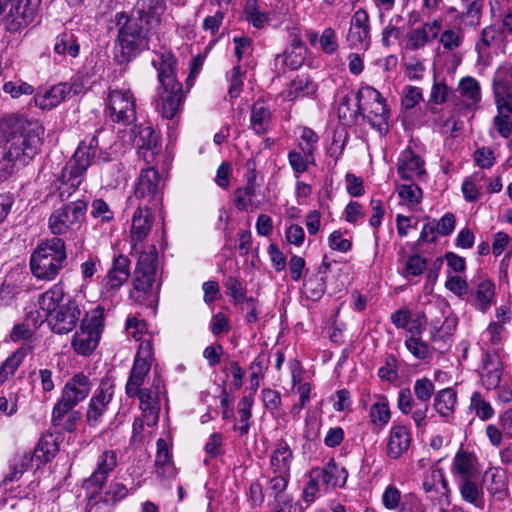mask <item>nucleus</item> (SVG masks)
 <instances>
[{
	"instance_id": "39448f33",
	"label": "nucleus",
	"mask_w": 512,
	"mask_h": 512,
	"mask_svg": "<svg viewBox=\"0 0 512 512\" xmlns=\"http://www.w3.org/2000/svg\"><path fill=\"white\" fill-rule=\"evenodd\" d=\"M357 92L361 116L381 134L387 132L389 110L386 100L371 86H363Z\"/></svg>"
},
{
	"instance_id": "13d9d810",
	"label": "nucleus",
	"mask_w": 512,
	"mask_h": 512,
	"mask_svg": "<svg viewBox=\"0 0 512 512\" xmlns=\"http://www.w3.org/2000/svg\"><path fill=\"white\" fill-rule=\"evenodd\" d=\"M79 44L77 41L68 34H62L61 39H58L55 43L54 50L58 54L68 53L71 57L75 58L79 54Z\"/></svg>"
},
{
	"instance_id": "2f4dec72",
	"label": "nucleus",
	"mask_w": 512,
	"mask_h": 512,
	"mask_svg": "<svg viewBox=\"0 0 512 512\" xmlns=\"http://www.w3.org/2000/svg\"><path fill=\"white\" fill-rule=\"evenodd\" d=\"M81 419V413L70 408H63L54 405L52 409L51 422L54 427L72 433L76 430L77 423Z\"/></svg>"
},
{
	"instance_id": "f3484780",
	"label": "nucleus",
	"mask_w": 512,
	"mask_h": 512,
	"mask_svg": "<svg viewBox=\"0 0 512 512\" xmlns=\"http://www.w3.org/2000/svg\"><path fill=\"white\" fill-rule=\"evenodd\" d=\"M114 395V385L109 380H102L95 391V394L90 399L86 418L90 427H96L102 422L104 414L108 410Z\"/></svg>"
},
{
	"instance_id": "052dcab7",
	"label": "nucleus",
	"mask_w": 512,
	"mask_h": 512,
	"mask_svg": "<svg viewBox=\"0 0 512 512\" xmlns=\"http://www.w3.org/2000/svg\"><path fill=\"white\" fill-rule=\"evenodd\" d=\"M398 196L409 204H419L422 199V190L416 184H404L397 188Z\"/></svg>"
},
{
	"instance_id": "9b49d317",
	"label": "nucleus",
	"mask_w": 512,
	"mask_h": 512,
	"mask_svg": "<svg viewBox=\"0 0 512 512\" xmlns=\"http://www.w3.org/2000/svg\"><path fill=\"white\" fill-rule=\"evenodd\" d=\"M163 386L161 377L154 375L149 387L139 388L131 398L139 399V406L146 419L147 426H155L159 420L160 411V388Z\"/></svg>"
},
{
	"instance_id": "f704fd0d",
	"label": "nucleus",
	"mask_w": 512,
	"mask_h": 512,
	"mask_svg": "<svg viewBox=\"0 0 512 512\" xmlns=\"http://www.w3.org/2000/svg\"><path fill=\"white\" fill-rule=\"evenodd\" d=\"M64 302L63 287L61 284H55L40 296L38 304L47 320L49 315L57 311Z\"/></svg>"
},
{
	"instance_id": "603ef678",
	"label": "nucleus",
	"mask_w": 512,
	"mask_h": 512,
	"mask_svg": "<svg viewBox=\"0 0 512 512\" xmlns=\"http://www.w3.org/2000/svg\"><path fill=\"white\" fill-rule=\"evenodd\" d=\"M33 456L30 453H24L11 467V471L4 477L2 484L7 487L11 482L18 481L21 476L32 465Z\"/></svg>"
},
{
	"instance_id": "5701e85b",
	"label": "nucleus",
	"mask_w": 512,
	"mask_h": 512,
	"mask_svg": "<svg viewBox=\"0 0 512 512\" xmlns=\"http://www.w3.org/2000/svg\"><path fill=\"white\" fill-rule=\"evenodd\" d=\"M151 207L138 206L131 220L130 237L132 249H136L150 233L153 223Z\"/></svg>"
},
{
	"instance_id": "0e129e2a",
	"label": "nucleus",
	"mask_w": 512,
	"mask_h": 512,
	"mask_svg": "<svg viewBox=\"0 0 512 512\" xmlns=\"http://www.w3.org/2000/svg\"><path fill=\"white\" fill-rule=\"evenodd\" d=\"M288 161L293 171L297 174L304 173L308 169V164L313 163L311 157H307V155L295 150L288 153Z\"/></svg>"
},
{
	"instance_id": "2eb2a0df",
	"label": "nucleus",
	"mask_w": 512,
	"mask_h": 512,
	"mask_svg": "<svg viewBox=\"0 0 512 512\" xmlns=\"http://www.w3.org/2000/svg\"><path fill=\"white\" fill-rule=\"evenodd\" d=\"M91 386L88 376L83 373L74 375L65 383L61 392V397L55 405L59 406V408L63 407L73 409L88 397L91 391Z\"/></svg>"
},
{
	"instance_id": "e433bc0d",
	"label": "nucleus",
	"mask_w": 512,
	"mask_h": 512,
	"mask_svg": "<svg viewBox=\"0 0 512 512\" xmlns=\"http://www.w3.org/2000/svg\"><path fill=\"white\" fill-rule=\"evenodd\" d=\"M28 344L21 345L12 353L0 366V384L4 383L10 376L14 375L24 358L31 352Z\"/></svg>"
},
{
	"instance_id": "f257e3e1",
	"label": "nucleus",
	"mask_w": 512,
	"mask_h": 512,
	"mask_svg": "<svg viewBox=\"0 0 512 512\" xmlns=\"http://www.w3.org/2000/svg\"><path fill=\"white\" fill-rule=\"evenodd\" d=\"M19 127L10 140V145L5 147L4 159L13 167L27 165L38 153L42 144L44 130L37 122H32L21 117Z\"/></svg>"
},
{
	"instance_id": "5fc2aeb1",
	"label": "nucleus",
	"mask_w": 512,
	"mask_h": 512,
	"mask_svg": "<svg viewBox=\"0 0 512 512\" xmlns=\"http://www.w3.org/2000/svg\"><path fill=\"white\" fill-rule=\"evenodd\" d=\"M469 409L474 411L481 420H488L494 415V410L480 392H473L470 399Z\"/></svg>"
},
{
	"instance_id": "b1692460",
	"label": "nucleus",
	"mask_w": 512,
	"mask_h": 512,
	"mask_svg": "<svg viewBox=\"0 0 512 512\" xmlns=\"http://www.w3.org/2000/svg\"><path fill=\"white\" fill-rule=\"evenodd\" d=\"M158 59L152 60V65L158 71V80L165 90L174 84H181L176 80L177 59L168 50L157 53Z\"/></svg>"
},
{
	"instance_id": "4be33fe9",
	"label": "nucleus",
	"mask_w": 512,
	"mask_h": 512,
	"mask_svg": "<svg viewBox=\"0 0 512 512\" xmlns=\"http://www.w3.org/2000/svg\"><path fill=\"white\" fill-rule=\"evenodd\" d=\"M312 470L313 476L321 481L325 490L343 487L348 477L346 468L340 467L334 459H330L324 467H316Z\"/></svg>"
},
{
	"instance_id": "393cba45",
	"label": "nucleus",
	"mask_w": 512,
	"mask_h": 512,
	"mask_svg": "<svg viewBox=\"0 0 512 512\" xmlns=\"http://www.w3.org/2000/svg\"><path fill=\"white\" fill-rule=\"evenodd\" d=\"M503 373V367L498 354H486L483 358L481 382L487 389L498 387Z\"/></svg>"
},
{
	"instance_id": "6e6d98bb",
	"label": "nucleus",
	"mask_w": 512,
	"mask_h": 512,
	"mask_svg": "<svg viewBox=\"0 0 512 512\" xmlns=\"http://www.w3.org/2000/svg\"><path fill=\"white\" fill-rule=\"evenodd\" d=\"M435 386L433 382L424 377L417 379L414 383V394L420 403H429L434 394Z\"/></svg>"
},
{
	"instance_id": "49530a36",
	"label": "nucleus",
	"mask_w": 512,
	"mask_h": 512,
	"mask_svg": "<svg viewBox=\"0 0 512 512\" xmlns=\"http://www.w3.org/2000/svg\"><path fill=\"white\" fill-rule=\"evenodd\" d=\"M459 91L461 97L467 101L466 106L475 105L481 99L479 83L472 77H466L460 81Z\"/></svg>"
},
{
	"instance_id": "a19ab883",
	"label": "nucleus",
	"mask_w": 512,
	"mask_h": 512,
	"mask_svg": "<svg viewBox=\"0 0 512 512\" xmlns=\"http://www.w3.org/2000/svg\"><path fill=\"white\" fill-rule=\"evenodd\" d=\"M156 473L163 476L166 472L169 475L174 473L172 466V454L167 442L163 438L157 440V452L155 457Z\"/></svg>"
},
{
	"instance_id": "72a5a7b5",
	"label": "nucleus",
	"mask_w": 512,
	"mask_h": 512,
	"mask_svg": "<svg viewBox=\"0 0 512 512\" xmlns=\"http://www.w3.org/2000/svg\"><path fill=\"white\" fill-rule=\"evenodd\" d=\"M100 336L96 332L89 331L80 326L72 338L73 350L83 356L90 355L98 346Z\"/></svg>"
},
{
	"instance_id": "cd10ccee",
	"label": "nucleus",
	"mask_w": 512,
	"mask_h": 512,
	"mask_svg": "<svg viewBox=\"0 0 512 512\" xmlns=\"http://www.w3.org/2000/svg\"><path fill=\"white\" fill-rule=\"evenodd\" d=\"M182 98V84H174L169 86L168 90L164 89L161 95V104L158 106L163 118L171 120L176 116L179 112Z\"/></svg>"
},
{
	"instance_id": "c756f323",
	"label": "nucleus",
	"mask_w": 512,
	"mask_h": 512,
	"mask_svg": "<svg viewBox=\"0 0 512 512\" xmlns=\"http://www.w3.org/2000/svg\"><path fill=\"white\" fill-rule=\"evenodd\" d=\"M293 452L284 439L276 442V448L270 456V465L273 473L290 474Z\"/></svg>"
},
{
	"instance_id": "4d7b16f0",
	"label": "nucleus",
	"mask_w": 512,
	"mask_h": 512,
	"mask_svg": "<svg viewBox=\"0 0 512 512\" xmlns=\"http://www.w3.org/2000/svg\"><path fill=\"white\" fill-rule=\"evenodd\" d=\"M318 139L317 134L309 128H304L300 136L298 147L303 154L307 155V157H311L312 162H314L313 154Z\"/></svg>"
},
{
	"instance_id": "c9c22d12",
	"label": "nucleus",
	"mask_w": 512,
	"mask_h": 512,
	"mask_svg": "<svg viewBox=\"0 0 512 512\" xmlns=\"http://www.w3.org/2000/svg\"><path fill=\"white\" fill-rule=\"evenodd\" d=\"M272 113L263 101H256L251 107L250 124L255 133L265 134L271 124Z\"/></svg>"
},
{
	"instance_id": "37998d69",
	"label": "nucleus",
	"mask_w": 512,
	"mask_h": 512,
	"mask_svg": "<svg viewBox=\"0 0 512 512\" xmlns=\"http://www.w3.org/2000/svg\"><path fill=\"white\" fill-rule=\"evenodd\" d=\"M377 398L378 401L370 407L369 417L374 426L383 428L390 421L391 413L387 399L383 396Z\"/></svg>"
},
{
	"instance_id": "c03bdc74",
	"label": "nucleus",
	"mask_w": 512,
	"mask_h": 512,
	"mask_svg": "<svg viewBox=\"0 0 512 512\" xmlns=\"http://www.w3.org/2000/svg\"><path fill=\"white\" fill-rule=\"evenodd\" d=\"M488 491L498 500H504L508 496V478L502 469H495L491 474V484Z\"/></svg>"
},
{
	"instance_id": "dca6fc26",
	"label": "nucleus",
	"mask_w": 512,
	"mask_h": 512,
	"mask_svg": "<svg viewBox=\"0 0 512 512\" xmlns=\"http://www.w3.org/2000/svg\"><path fill=\"white\" fill-rule=\"evenodd\" d=\"M91 386L88 376L83 373L74 375L65 383L61 392V397L55 405L59 406V408L63 407L73 409L88 397L91 391Z\"/></svg>"
},
{
	"instance_id": "ddd939ff",
	"label": "nucleus",
	"mask_w": 512,
	"mask_h": 512,
	"mask_svg": "<svg viewBox=\"0 0 512 512\" xmlns=\"http://www.w3.org/2000/svg\"><path fill=\"white\" fill-rule=\"evenodd\" d=\"M245 185L234 191L235 206L239 211H246L248 208L257 209L260 201L255 200L259 189L256 183V162L253 159L247 160L245 164Z\"/></svg>"
},
{
	"instance_id": "680f3d73",
	"label": "nucleus",
	"mask_w": 512,
	"mask_h": 512,
	"mask_svg": "<svg viewBox=\"0 0 512 512\" xmlns=\"http://www.w3.org/2000/svg\"><path fill=\"white\" fill-rule=\"evenodd\" d=\"M10 4V11L7 18L8 22V32H16L18 30L24 29L26 26H22V23L20 24L19 18L21 14L19 15L16 13V10H14V4H17L16 0H0V15L4 11V9Z\"/></svg>"
},
{
	"instance_id": "a18cd8bd",
	"label": "nucleus",
	"mask_w": 512,
	"mask_h": 512,
	"mask_svg": "<svg viewBox=\"0 0 512 512\" xmlns=\"http://www.w3.org/2000/svg\"><path fill=\"white\" fill-rule=\"evenodd\" d=\"M55 451L56 445L52 440V437H42L35 447L33 454H30V456H33V461L36 460L38 462L37 466L39 467L40 465L50 461L54 456Z\"/></svg>"
},
{
	"instance_id": "7c9ffc66",
	"label": "nucleus",
	"mask_w": 512,
	"mask_h": 512,
	"mask_svg": "<svg viewBox=\"0 0 512 512\" xmlns=\"http://www.w3.org/2000/svg\"><path fill=\"white\" fill-rule=\"evenodd\" d=\"M158 138L151 126L140 127L136 137V145L146 162H150L158 152Z\"/></svg>"
},
{
	"instance_id": "6ab92c4d",
	"label": "nucleus",
	"mask_w": 512,
	"mask_h": 512,
	"mask_svg": "<svg viewBox=\"0 0 512 512\" xmlns=\"http://www.w3.org/2000/svg\"><path fill=\"white\" fill-rule=\"evenodd\" d=\"M148 49L146 34H118L115 42L116 57L121 62L130 61L141 51Z\"/></svg>"
},
{
	"instance_id": "79ce46f5",
	"label": "nucleus",
	"mask_w": 512,
	"mask_h": 512,
	"mask_svg": "<svg viewBox=\"0 0 512 512\" xmlns=\"http://www.w3.org/2000/svg\"><path fill=\"white\" fill-rule=\"evenodd\" d=\"M459 489L464 501L471 503L476 507L483 508V491L478 487L476 482L471 480L469 477L462 478Z\"/></svg>"
},
{
	"instance_id": "473e14b6",
	"label": "nucleus",
	"mask_w": 512,
	"mask_h": 512,
	"mask_svg": "<svg viewBox=\"0 0 512 512\" xmlns=\"http://www.w3.org/2000/svg\"><path fill=\"white\" fill-rule=\"evenodd\" d=\"M317 90L316 85L308 76H298L289 85L288 89L281 93L286 101H295L299 98L311 96Z\"/></svg>"
},
{
	"instance_id": "aec40b11",
	"label": "nucleus",
	"mask_w": 512,
	"mask_h": 512,
	"mask_svg": "<svg viewBox=\"0 0 512 512\" xmlns=\"http://www.w3.org/2000/svg\"><path fill=\"white\" fill-rule=\"evenodd\" d=\"M412 443L410 429L405 425H393L390 428L386 444V456L392 460L406 454Z\"/></svg>"
},
{
	"instance_id": "20e7f679",
	"label": "nucleus",
	"mask_w": 512,
	"mask_h": 512,
	"mask_svg": "<svg viewBox=\"0 0 512 512\" xmlns=\"http://www.w3.org/2000/svg\"><path fill=\"white\" fill-rule=\"evenodd\" d=\"M493 93L497 108L493 127L501 137L507 139L512 134V85L500 71L493 79Z\"/></svg>"
},
{
	"instance_id": "774afa93",
	"label": "nucleus",
	"mask_w": 512,
	"mask_h": 512,
	"mask_svg": "<svg viewBox=\"0 0 512 512\" xmlns=\"http://www.w3.org/2000/svg\"><path fill=\"white\" fill-rule=\"evenodd\" d=\"M453 469L462 478L469 477L472 464L469 455L466 452L458 451L454 458Z\"/></svg>"
},
{
	"instance_id": "423d86ee",
	"label": "nucleus",
	"mask_w": 512,
	"mask_h": 512,
	"mask_svg": "<svg viewBox=\"0 0 512 512\" xmlns=\"http://www.w3.org/2000/svg\"><path fill=\"white\" fill-rule=\"evenodd\" d=\"M87 212V202L72 201L53 211L48 227L53 235H65L80 229Z\"/></svg>"
},
{
	"instance_id": "8fccbe9b",
	"label": "nucleus",
	"mask_w": 512,
	"mask_h": 512,
	"mask_svg": "<svg viewBox=\"0 0 512 512\" xmlns=\"http://www.w3.org/2000/svg\"><path fill=\"white\" fill-rule=\"evenodd\" d=\"M17 4H14V10L19 15L21 14L19 21L22 26H27L33 21L34 16L40 6L42 0H16Z\"/></svg>"
},
{
	"instance_id": "4468645a",
	"label": "nucleus",
	"mask_w": 512,
	"mask_h": 512,
	"mask_svg": "<svg viewBox=\"0 0 512 512\" xmlns=\"http://www.w3.org/2000/svg\"><path fill=\"white\" fill-rule=\"evenodd\" d=\"M81 317V309L76 300L68 298L57 311L46 320L52 331L67 334L74 330Z\"/></svg>"
},
{
	"instance_id": "1a4fd4ad",
	"label": "nucleus",
	"mask_w": 512,
	"mask_h": 512,
	"mask_svg": "<svg viewBox=\"0 0 512 512\" xmlns=\"http://www.w3.org/2000/svg\"><path fill=\"white\" fill-rule=\"evenodd\" d=\"M107 110L114 123L126 126L136 120L135 98L130 90H111L107 97Z\"/></svg>"
},
{
	"instance_id": "09e8293b",
	"label": "nucleus",
	"mask_w": 512,
	"mask_h": 512,
	"mask_svg": "<svg viewBox=\"0 0 512 512\" xmlns=\"http://www.w3.org/2000/svg\"><path fill=\"white\" fill-rule=\"evenodd\" d=\"M104 308L98 305L90 312L86 313L81 321V327L92 332H96L99 336L104 327Z\"/></svg>"
},
{
	"instance_id": "69168bd1",
	"label": "nucleus",
	"mask_w": 512,
	"mask_h": 512,
	"mask_svg": "<svg viewBox=\"0 0 512 512\" xmlns=\"http://www.w3.org/2000/svg\"><path fill=\"white\" fill-rule=\"evenodd\" d=\"M269 481V489L274 493L275 500L283 497L285 490L287 489L290 474L275 473Z\"/></svg>"
},
{
	"instance_id": "e2e57ef3",
	"label": "nucleus",
	"mask_w": 512,
	"mask_h": 512,
	"mask_svg": "<svg viewBox=\"0 0 512 512\" xmlns=\"http://www.w3.org/2000/svg\"><path fill=\"white\" fill-rule=\"evenodd\" d=\"M307 35L309 36V42L312 46H316L319 43L322 50L326 53L331 54L338 48L335 34H321L319 40L317 39V34Z\"/></svg>"
},
{
	"instance_id": "412c9836",
	"label": "nucleus",
	"mask_w": 512,
	"mask_h": 512,
	"mask_svg": "<svg viewBox=\"0 0 512 512\" xmlns=\"http://www.w3.org/2000/svg\"><path fill=\"white\" fill-rule=\"evenodd\" d=\"M130 260L122 255L114 258L111 268L104 278V292L113 296L130 276Z\"/></svg>"
},
{
	"instance_id": "6e6552de",
	"label": "nucleus",
	"mask_w": 512,
	"mask_h": 512,
	"mask_svg": "<svg viewBox=\"0 0 512 512\" xmlns=\"http://www.w3.org/2000/svg\"><path fill=\"white\" fill-rule=\"evenodd\" d=\"M134 196L139 206L156 208L162 202L163 185L155 168L142 169L135 184Z\"/></svg>"
},
{
	"instance_id": "f8f14e48",
	"label": "nucleus",
	"mask_w": 512,
	"mask_h": 512,
	"mask_svg": "<svg viewBox=\"0 0 512 512\" xmlns=\"http://www.w3.org/2000/svg\"><path fill=\"white\" fill-rule=\"evenodd\" d=\"M117 465L118 453L116 450L107 449L102 451L98 456L95 470L84 481L83 487L90 491L92 495L99 494L107 483L109 474L116 469Z\"/></svg>"
},
{
	"instance_id": "bf43d9fd",
	"label": "nucleus",
	"mask_w": 512,
	"mask_h": 512,
	"mask_svg": "<svg viewBox=\"0 0 512 512\" xmlns=\"http://www.w3.org/2000/svg\"><path fill=\"white\" fill-rule=\"evenodd\" d=\"M437 34H406L400 40V44L405 50H417L423 47L427 42L431 41Z\"/></svg>"
},
{
	"instance_id": "3c124183",
	"label": "nucleus",
	"mask_w": 512,
	"mask_h": 512,
	"mask_svg": "<svg viewBox=\"0 0 512 512\" xmlns=\"http://www.w3.org/2000/svg\"><path fill=\"white\" fill-rule=\"evenodd\" d=\"M22 116L9 115L0 119V147L10 145V140L16 133L15 129L19 127V121Z\"/></svg>"
},
{
	"instance_id": "a211bd4d",
	"label": "nucleus",
	"mask_w": 512,
	"mask_h": 512,
	"mask_svg": "<svg viewBox=\"0 0 512 512\" xmlns=\"http://www.w3.org/2000/svg\"><path fill=\"white\" fill-rule=\"evenodd\" d=\"M156 262L157 252L155 246H151V251L144 252L139 256L134 271V290L147 293L152 289L156 277Z\"/></svg>"
},
{
	"instance_id": "338daca9",
	"label": "nucleus",
	"mask_w": 512,
	"mask_h": 512,
	"mask_svg": "<svg viewBox=\"0 0 512 512\" xmlns=\"http://www.w3.org/2000/svg\"><path fill=\"white\" fill-rule=\"evenodd\" d=\"M91 215L94 218H101L103 222H110L114 218L109 205L103 199H95L91 204Z\"/></svg>"
},
{
	"instance_id": "bb28decb",
	"label": "nucleus",
	"mask_w": 512,
	"mask_h": 512,
	"mask_svg": "<svg viewBox=\"0 0 512 512\" xmlns=\"http://www.w3.org/2000/svg\"><path fill=\"white\" fill-rule=\"evenodd\" d=\"M165 10L164 0H137L135 13L138 17H143L148 27L156 29L161 20V15Z\"/></svg>"
},
{
	"instance_id": "de8ad7c7",
	"label": "nucleus",
	"mask_w": 512,
	"mask_h": 512,
	"mask_svg": "<svg viewBox=\"0 0 512 512\" xmlns=\"http://www.w3.org/2000/svg\"><path fill=\"white\" fill-rule=\"evenodd\" d=\"M68 96V83H59L45 92L41 106L43 108H53L59 105Z\"/></svg>"
},
{
	"instance_id": "7ed1b4c3",
	"label": "nucleus",
	"mask_w": 512,
	"mask_h": 512,
	"mask_svg": "<svg viewBox=\"0 0 512 512\" xmlns=\"http://www.w3.org/2000/svg\"><path fill=\"white\" fill-rule=\"evenodd\" d=\"M101 130L87 135L78 145L73 155V163L62 170V180L65 186L76 189L82 183L83 176L94 159L102 162L110 160V153L99 146Z\"/></svg>"
},
{
	"instance_id": "ea45409f",
	"label": "nucleus",
	"mask_w": 512,
	"mask_h": 512,
	"mask_svg": "<svg viewBox=\"0 0 512 512\" xmlns=\"http://www.w3.org/2000/svg\"><path fill=\"white\" fill-rule=\"evenodd\" d=\"M495 285L489 279H482L476 286L475 306L482 312L488 310L494 300Z\"/></svg>"
},
{
	"instance_id": "0eeeda50",
	"label": "nucleus",
	"mask_w": 512,
	"mask_h": 512,
	"mask_svg": "<svg viewBox=\"0 0 512 512\" xmlns=\"http://www.w3.org/2000/svg\"><path fill=\"white\" fill-rule=\"evenodd\" d=\"M97 24L100 29L108 32H150L153 30L152 27H148L142 16H137L135 8L131 16L115 9L104 11L97 19Z\"/></svg>"
},
{
	"instance_id": "9d476101",
	"label": "nucleus",
	"mask_w": 512,
	"mask_h": 512,
	"mask_svg": "<svg viewBox=\"0 0 512 512\" xmlns=\"http://www.w3.org/2000/svg\"><path fill=\"white\" fill-rule=\"evenodd\" d=\"M153 360V347L151 342L144 341L140 344L137 354L134 358L130 375L125 385L126 395L131 398L144 383V380L151 369Z\"/></svg>"
},
{
	"instance_id": "4c0bfd02",
	"label": "nucleus",
	"mask_w": 512,
	"mask_h": 512,
	"mask_svg": "<svg viewBox=\"0 0 512 512\" xmlns=\"http://www.w3.org/2000/svg\"><path fill=\"white\" fill-rule=\"evenodd\" d=\"M423 488L427 493H441L444 496V503L447 506L450 504V488L441 469L431 472V475L424 480Z\"/></svg>"
},
{
	"instance_id": "864d4df0",
	"label": "nucleus",
	"mask_w": 512,
	"mask_h": 512,
	"mask_svg": "<svg viewBox=\"0 0 512 512\" xmlns=\"http://www.w3.org/2000/svg\"><path fill=\"white\" fill-rule=\"evenodd\" d=\"M246 20L251 23L256 29L264 28L269 20V15L261 11L255 0H248L245 5Z\"/></svg>"
},
{
	"instance_id": "f03ea898",
	"label": "nucleus",
	"mask_w": 512,
	"mask_h": 512,
	"mask_svg": "<svg viewBox=\"0 0 512 512\" xmlns=\"http://www.w3.org/2000/svg\"><path fill=\"white\" fill-rule=\"evenodd\" d=\"M67 261L63 239L52 237L40 242L30 256V270L34 277L42 281H53Z\"/></svg>"
},
{
	"instance_id": "c85d7f7f",
	"label": "nucleus",
	"mask_w": 512,
	"mask_h": 512,
	"mask_svg": "<svg viewBox=\"0 0 512 512\" xmlns=\"http://www.w3.org/2000/svg\"><path fill=\"white\" fill-rule=\"evenodd\" d=\"M424 161L411 150L404 151L398 159V173L404 180H411L422 175Z\"/></svg>"
},
{
	"instance_id": "a878e982",
	"label": "nucleus",
	"mask_w": 512,
	"mask_h": 512,
	"mask_svg": "<svg viewBox=\"0 0 512 512\" xmlns=\"http://www.w3.org/2000/svg\"><path fill=\"white\" fill-rule=\"evenodd\" d=\"M340 122L345 126L356 124L358 117L361 116L360 105L358 102V92L349 91L340 99L337 109Z\"/></svg>"
},
{
	"instance_id": "58836bf2",
	"label": "nucleus",
	"mask_w": 512,
	"mask_h": 512,
	"mask_svg": "<svg viewBox=\"0 0 512 512\" xmlns=\"http://www.w3.org/2000/svg\"><path fill=\"white\" fill-rule=\"evenodd\" d=\"M457 394L452 388L440 390L434 398V408L443 418L448 419L454 413Z\"/></svg>"
}]
</instances>
